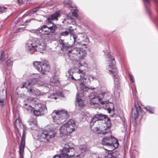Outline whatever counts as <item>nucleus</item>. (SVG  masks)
Returning a JSON list of instances; mask_svg holds the SVG:
<instances>
[{
    "instance_id": "obj_35",
    "label": "nucleus",
    "mask_w": 158,
    "mask_h": 158,
    "mask_svg": "<svg viewBox=\"0 0 158 158\" xmlns=\"http://www.w3.org/2000/svg\"><path fill=\"white\" fill-rule=\"evenodd\" d=\"M69 34V32L68 31H62L60 33L61 36H65L68 35Z\"/></svg>"
},
{
    "instance_id": "obj_36",
    "label": "nucleus",
    "mask_w": 158,
    "mask_h": 158,
    "mask_svg": "<svg viewBox=\"0 0 158 158\" xmlns=\"http://www.w3.org/2000/svg\"><path fill=\"white\" fill-rule=\"evenodd\" d=\"M20 158H23L24 150L19 149Z\"/></svg>"
},
{
    "instance_id": "obj_49",
    "label": "nucleus",
    "mask_w": 158,
    "mask_h": 158,
    "mask_svg": "<svg viewBox=\"0 0 158 158\" xmlns=\"http://www.w3.org/2000/svg\"><path fill=\"white\" fill-rule=\"evenodd\" d=\"M156 3L158 4V1H156Z\"/></svg>"
},
{
    "instance_id": "obj_25",
    "label": "nucleus",
    "mask_w": 158,
    "mask_h": 158,
    "mask_svg": "<svg viewBox=\"0 0 158 158\" xmlns=\"http://www.w3.org/2000/svg\"><path fill=\"white\" fill-rule=\"evenodd\" d=\"M23 106L27 110H31L33 109V108L29 103H25L23 105Z\"/></svg>"
},
{
    "instance_id": "obj_5",
    "label": "nucleus",
    "mask_w": 158,
    "mask_h": 158,
    "mask_svg": "<svg viewBox=\"0 0 158 158\" xmlns=\"http://www.w3.org/2000/svg\"><path fill=\"white\" fill-rule=\"evenodd\" d=\"M86 54V52L85 49L78 47L73 48L68 53V56L71 59L77 56L81 60L83 59Z\"/></svg>"
},
{
    "instance_id": "obj_38",
    "label": "nucleus",
    "mask_w": 158,
    "mask_h": 158,
    "mask_svg": "<svg viewBox=\"0 0 158 158\" xmlns=\"http://www.w3.org/2000/svg\"><path fill=\"white\" fill-rule=\"evenodd\" d=\"M29 124L30 125H32V124H36V122L35 121V120H32V121H29Z\"/></svg>"
},
{
    "instance_id": "obj_27",
    "label": "nucleus",
    "mask_w": 158,
    "mask_h": 158,
    "mask_svg": "<svg viewBox=\"0 0 158 158\" xmlns=\"http://www.w3.org/2000/svg\"><path fill=\"white\" fill-rule=\"evenodd\" d=\"M78 73H82V74L81 75H80V77L81 79H83V78H85V73L84 72V71L82 70H81L80 69H79L78 71L77 72Z\"/></svg>"
},
{
    "instance_id": "obj_19",
    "label": "nucleus",
    "mask_w": 158,
    "mask_h": 158,
    "mask_svg": "<svg viewBox=\"0 0 158 158\" xmlns=\"http://www.w3.org/2000/svg\"><path fill=\"white\" fill-rule=\"evenodd\" d=\"M37 81V84L35 86L38 85ZM34 86L32 88H30V89L28 90L27 92L29 93V94L31 95H36L39 96L42 95L41 92L38 89H34Z\"/></svg>"
},
{
    "instance_id": "obj_1",
    "label": "nucleus",
    "mask_w": 158,
    "mask_h": 158,
    "mask_svg": "<svg viewBox=\"0 0 158 158\" xmlns=\"http://www.w3.org/2000/svg\"><path fill=\"white\" fill-rule=\"evenodd\" d=\"M28 49L43 52L46 49L47 44L45 42L35 38L29 41L27 44Z\"/></svg>"
},
{
    "instance_id": "obj_50",
    "label": "nucleus",
    "mask_w": 158,
    "mask_h": 158,
    "mask_svg": "<svg viewBox=\"0 0 158 158\" xmlns=\"http://www.w3.org/2000/svg\"><path fill=\"white\" fill-rule=\"evenodd\" d=\"M84 64L85 66L87 65V64L86 63H84Z\"/></svg>"
},
{
    "instance_id": "obj_14",
    "label": "nucleus",
    "mask_w": 158,
    "mask_h": 158,
    "mask_svg": "<svg viewBox=\"0 0 158 158\" xmlns=\"http://www.w3.org/2000/svg\"><path fill=\"white\" fill-rule=\"evenodd\" d=\"M76 99L77 102V105L80 109L83 108L87 102L86 97L79 93L77 95Z\"/></svg>"
},
{
    "instance_id": "obj_44",
    "label": "nucleus",
    "mask_w": 158,
    "mask_h": 158,
    "mask_svg": "<svg viewBox=\"0 0 158 158\" xmlns=\"http://www.w3.org/2000/svg\"><path fill=\"white\" fill-rule=\"evenodd\" d=\"M17 3L18 4L19 3L20 5L23 3V1H17Z\"/></svg>"
},
{
    "instance_id": "obj_52",
    "label": "nucleus",
    "mask_w": 158,
    "mask_h": 158,
    "mask_svg": "<svg viewBox=\"0 0 158 158\" xmlns=\"http://www.w3.org/2000/svg\"><path fill=\"white\" fill-rule=\"evenodd\" d=\"M27 101H29V99H27Z\"/></svg>"
},
{
    "instance_id": "obj_28",
    "label": "nucleus",
    "mask_w": 158,
    "mask_h": 158,
    "mask_svg": "<svg viewBox=\"0 0 158 158\" xmlns=\"http://www.w3.org/2000/svg\"><path fill=\"white\" fill-rule=\"evenodd\" d=\"M41 6H39L33 8L30 11V13L31 14H33L35 12H36L39 9L42 8Z\"/></svg>"
},
{
    "instance_id": "obj_8",
    "label": "nucleus",
    "mask_w": 158,
    "mask_h": 158,
    "mask_svg": "<svg viewBox=\"0 0 158 158\" xmlns=\"http://www.w3.org/2000/svg\"><path fill=\"white\" fill-rule=\"evenodd\" d=\"M57 27L55 24L51 27H48L46 25H43L41 27L38 29V31L42 35H50V34L55 33Z\"/></svg>"
},
{
    "instance_id": "obj_39",
    "label": "nucleus",
    "mask_w": 158,
    "mask_h": 158,
    "mask_svg": "<svg viewBox=\"0 0 158 158\" xmlns=\"http://www.w3.org/2000/svg\"><path fill=\"white\" fill-rule=\"evenodd\" d=\"M72 36H73V38L74 39V43H75L76 41V40L77 39V35H76L75 34L74 35H73Z\"/></svg>"
},
{
    "instance_id": "obj_43",
    "label": "nucleus",
    "mask_w": 158,
    "mask_h": 158,
    "mask_svg": "<svg viewBox=\"0 0 158 158\" xmlns=\"http://www.w3.org/2000/svg\"><path fill=\"white\" fill-rule=\"evenodd\" d=\"M107 158H115L114 157V156H112V155H109L107 156Z\"/></svg>"
},
{
    "instance_id": "obj_30",
    "label": "nucleus",
    "mask_w": 158,
    "mask_h": 158,
    "mask_svg": "<svg viewBox=\"0 0 158 158\" xmlns=\"http://www.w3.org/2000/svg\"><path fill=\"white\" fill-rule=\"evenodd\" d=\"M110 105L111 106V107H110V105L108 104L106 105V106L107 107V110L109 113H110L112 109H113L114 108V106L112 104H110Z\"/></svg>"
},
{
    "instance_id": "obj_7",
    "label": "nucleus",
    "mask_w": 158,
    "mask_h": 158,
    "mask_svg": "<svg viewBox=\"0 0 158 158\" xmlns=\"http://www.w3.org/2000/svg\"><path fill=\"white\" fill-rule=\"evenodd\" d=\"M33 65L36 69L42 74H46L49 70L50 67L48 61H35Z\"/></svg>"
},
{
    "instance_id": "obj_31",
    "label": "nucleus",
    "mask_w": 158,
    "mask_h": 158,
    "mask_svg": "<svg viewBox=\"0 0 158 158\" xmlns=\"http://www.w3.org/2000/svg\"><path fill=\"white\" fill-rule=\"evenodd\" d=\"M60 44L62 45V47L64 48L69 47V45L67 44H65L63 42V40L60 39L59 41Z\"/></svg>"
},
{
    "instance_id": "obj_33",
    "label": "nucleus",
    "mask_w": 158,
    "mask_h": 158,
    "mask_svg": "<svg viewBox=\"0 0 158 158\" xmlns=\"http://www.w3.org/2000/svg\"><path fill=\"white\" fill-rule=\"evenodd\" d=\"M117 76H115L113 77V78L114 80V84L115 85H118L120 84L119 82V79L117 77Z\"/></svg>"
},
{
    "instance_id": "obj_17",
    "label": "nucleus",
    "mask_w": 158,
    "mask_h": 158,
    "mask_svg": "<svg viewBox=\"0 0 158 158\" xmlns=\"http://www.w3.org/2000/svg\"><path fill=\"white\" fill-rule=\"evenodd\" d=\"M89 98L90 99V102L91 105L98 104L102 100V98L99 96H95L93 93L90 94Z\"/></svg>"
},
{
    "instance_id": "obj_6",
    "label": "nucleus",
    "mask_w": 158,
    "mask_h": 158,
    "mask_svg": "<svg viewBox=\"0 0 158 158\" xmlns=\"http://www.w3.org/2000/svg\"><path fill=\"white\" fill-rule=\"evenodd\" d=\"M74 149L66 144L63 148L60 155H55L52 158H73L74 155Z\"/></svg>"
},
{
    "instance_id": "obj_22",
    "label": "nucleus",
    "mask_w": 158,
    "mask_h": 158,
    "mask_svg": "<svg viewBox=\"0 0 158 158\" xmlns=\"http://www.w3.org/2000/svg\"><path fill=\"white\" fill-rule=\"evenodd\" d=\"M80 148L82 153L87 152L89 151V148L87 147L86 145L84 144L81 145L80 147Z\"/></svg>"
},
{
    "instance_id": "obj_15",
    "label": "nucleus",
    "mask_w": 158,
    "mask_h": 158,
    "mask_svg": "<svg viewBox=\"0 0 158 158\" xmlns=\"http://www.w3.org/2000/svg\"><path fill=\"white\" fill-rule=\"evenodd\" d=\"M37 84V80L36 79H30L28 81L20 84L19 87L21 88L25 87L27 89H29L30 88H32L34 86Z\"/></svg>"
},
{
    "instance_id": "obj_20",
    "label": "nucleus",
    "mask_w": 158,
    "mask_h": 158,
    "mask_svg": "<svg viewBox=\"0 0 158 158\" xmlns=\"http://www.w3.org/2000/svg\"><path fill=\"white\" fill-rule=\"evenodd\" d=\"M60 16V11H57L52 14L48 18V21L53 20L54 19L58 20V17Z\"/></svg>"
},
{
    "instance_id": "obj_41",
    "label": "nucleus",
    "mask_w": 158,
    "mask_h": 158,
    "mask_svg": "<svg viewBox=\"0 0 158 158\" xmlns=\"http://www.w3.org/2000/svg\"><path fill=\"white\" fill-rule=\"evenodd\" d=\"M129 76L130 79V80L132 81V82H134V81L133 77L132 76V75L130 74H129Z\"/></svg>"
},
{
    "instance_id": "obj_11",
    "label": "nucleus",
    "mask_w": 158,
    "mask_h": 158,
    "mask_svg": "<svg viewBox=\"0 0 158 158\" xmlns=\"http://www.w3.org/2000/svg\"><path fill=\"white\" fill-rule=\"evenodd\" d=\"M131 113L132 117L135 119L143 114V112L138 102L135 103L134 106L132 109Z\"/></svg>"
},
{
    "instance_id": "obj_2",
    "label": "nucleus",
    "mask_w": 158,
    "mask_h": 158,
    "mask_svg": "<svg viewBox=\"0 0 158 158\" xmlns=\"http://www.w3.org/2000/svg\"><path fill=\"white\" fill-rule=\"evenodd\" d=\"M56 134V133L53 130L40 131L37 136V139L41 142L48 143L55 137Z\"/></svg>"
},
{
    "instance_id": "obj_45",
    "label": "nucleus",
    "mask_w": 158,
    "mask_h": 158,
    "mask_svg": "<svg viewBox=\"0 0 158 158\" xmlns=\"http://www.w3.org/2000/svg\"><path fill=\"white\" fill-rule=\"evenodd\" d=\"M33 19H27L26 21V23H28L30 22L31 20H33Z\"/></svg>"
},
{
    "instance_id": "obj_40",
    "label": "nucleus",
    "mask_w": 158,
    "mask_h": 158,
    "mask_svg": "<svg viewBox=\"0 0 158 158\" xmlns=\"http://www.w3.org/2000/svg\"><path fill=\"white\" fill-rule=\"evenodd\" d=\"M69 34H70L71 36H72L75 34L73 30H71L69 29Z\"/></svg>"
},
{
    "instance_id": "obj_23",
    "label": "nucleus",
    "mask_w": 158,
    "mask_h": 158,
    "mask_svg": "<svg viewBox=\"0 0 158 158\" xmlns=\"http://www.w3.org/2000/svg\"><path fill=\"white\" fill-rule=\"evenodd\" d=\"M149 113L151 114H153L154 113L155 109L154 107L151 106H146L144 108Z\"/></svg>"
},
{
    "instance_id": "obj_24",
    "label": "nucleus",
    "mask_w": 158,
    "mask_h": 158,
    "mask_svg": "<svg viewBox=\"0 0 158 158\" xmlns=\"http://www.w3.org/2000/svg\"><path fill=\"white\" fill-rule=\"evenodd\" d=\"M25 145V140L24 138L23 137L21 139L20 144L19 147V149L24 150Z\"/></svg>"
},
{
    "instance_id": "obj_48",
    "label": "nucleus",
    "mask_w": 158,
    "mask_h": 158,
    "mask_svg": "<svg viewBox=\"0 0 158 158\" xmlns=\"http://www.w3.org/2000/svg\"><path fill=\"white\" fill-rule=\"evenodd\" d=\"M101 103L102 104H104V102H101Z\"/></svg>"
},
{
    "instance_id": "obj_13",
    "label": "nucleus",
    "mask_w": 158,
    "mask_h": 158,
    "mask_svg": "<svg viewBox=\"0 0 158 158\" xmlns=\"http://www.w3.org/2000/svg\"><path fill=\"white\" fill-rule=\"evenodd\" d=\"M106 118H108V120H110V118H108L106 115H103L102 114H97L94 116L92 118L90 125L91 127L93 126L94 123L96 122V121H98V123H99V121H100L101 125V123H103L102 121L105 119Z\"/></svg>"
},
{
    "instance_id": "obj_18",
    "label": "nucleus",
    "mask_w": 158,
    "mask_h": 158,
    "mask_svg": "<svg viewBox=\"0 0 158 158\" xmlns=\"http://www.w3.org/2000/svg\"><path fill=\"white\" fill-rule=\"evenodd\" d=\"M1 95L2 98L0 100V106H3L4 105L5 99L6 98V91L5 90V87L4 85H2L0 87Z\"/></svg>"
},
{
    "instance_id": "obj_53",
    "label": "nucleus",
    "mask_w": 158,
    "mask_h": 158,
    "mask_svg": "<svg viewBox=\"0 0 158 158\" xmlns=\"http://www.w3.org/2000/svg\"><path fill=\"white\" fill-rule=\"evenodd\" d=\"M22 29V28H20V29H19L18 30H20V29Z\"/></svg>"
},
{
    "instance_id": "obj_12",
    "label": "nucleus",
    "mask_w": 158,
    "mask_h": 158,
    "mask_svg": "<svg viewBox=\"0 0 158 158\" xmlns=\"http://www.w3.org/2000/svg\"><path fill=\"white\" fill-rule=\"evenodd\" d=\"M106 124L104 123H101V125L99 127H95L93 130L96 133L98 134H105L109 132L110 133V127L106 126Z\"/></svg>"
},
{
    "instance_id": "obj_46",
    "label": "nucleus",
    "mask_w": 158,
    "mask_h": 158,
    "mask_svg": "<svg viewBox=\"0 0 158 158\" xmlns=\"http://www.w3.org/2000/svg\"><path fill=\"white\" fill-rule=\"evenodd\" d=\"M71 78L72 79V80H76V79L74 78L73 76H72Z\"/></svg>"
},
{
    "instance_id": "obj_16",
    "label": "nucleus",
    "mask_w": 158,
    "mask_h": 158,
    "mask_svg": "<svg viewBox=\"0 0 158 158\" xmlns=\"http://www.w3.org/2000/svg\"><path fill=\"white\" fill-rule=\"evenodd\" d=\"M46 108L45 106L40 103L37 104L35 106V109L33 110L34 114L38 116L43 114V112Z\"/></svg>"
},
{
    "instance_id": "obj_34",
    "label": "nucleus",
    "mask_w": 158,
    "mask_h": 158,
    "mask_svg": "<svg viewBox=\"0 0 158 158\" xmlns=\"http://www.w3.org/2000/svg\"><path fill=\"white\" fill-rule=\"evenodd\" d=\"M78 11L76 9H74L72 13V15L75 17H77L78 16Z\"/></svg>"
},
{
    "instance_id": "obj_3",
    "label": "nucleus",
    "mask_w": 158,
    "mask_h": 158,
    "mask_svg": "<svg viewBox=\"0 0 158 158\" xmlns=\"http://www.w3.org/2000/svg\"><path fill=\"white\" fill-rule=\"evenodd\" d=\"M76 128L75 121L71 119L60 127V134L62 135H69L75 131Z\"/></svg>"
},
{
    "instance_id": "obj_4",
    "label": "nucleus",
    "mask_w": 158,
    "mask_h": 158,
    "mask_svg": "<svg viewBox=\"0 0 158 158\" xmlns=\"http://www.w3.org/2000/svg\"><path fill=\"white\" fill-rule=\"evenodd\" d=\"M56 115L53 117V121L56 124H60L65 121L69 117V114L67 111L62 109L60 110H54L53 114Z\"/></svg>"
},
{
    "instance_id": "obj_54",
    "label": "nucleus",
    "mask_w": 158,
    "mask_h": 158,
    "mask_svg": "<svg viewBox=\"0 0 158 158\" xmlns=\"http://www.w3.org/2000/svg\"><path fill=\"white\" fill-rule=\"evenodd\" d=\"M95 89V88H94L93 89Z\"/></svg>"
},
{
    "instance_id": "obj_29",
    "label": "nucleus",
    "mask_w": 158,
    "mask_h": 158,
    "mask_svg": "<svg viewBox=\"0 0 158 158\" xmlns=\"http://www.w3.org/2000/svg\"><path fill=\"white\" fill-rule=\"evenodd\" d=\"M5 59V55L4 52H2L0 56V61L2 62Z\"/></svg>"
},
{
    "instance_id": "obj_9",
    "label": "nucleus",
    "mask_w": 158,
    "mask_h": 158,
    "mask_svg": "<svg viewBox=\"0 0 158 158\" xmlns=\"http://www.w3.org/2000/svg\"><path fill=\"white\" fill-rule=\"evenodd\" d=\"M102 144L105 145L113 146L117 147L118 145V142L117 140L112 136L105 137L102 141Z\"/></svg>"
},
{
    "instance_id": "obj_32",
    "label": "nucleus",
    "mask_w": 158,
    "mask_h": 158,
    "mask_svg": "<svg viewBox=\"0 0 158 158\" xmlns=\"http://www.w3.org/2000/svg\"><path fill=\"white\" fill-rule=\"evenodd\" d=\"M7 8L4 6H0V14H2L6 12Z\"/></svg>"
},
{
    "instance_id": "obj_26",
    "label": "nucleus",
    "mask_w": 158,
    "mask_h": 158,
    "mask_svg": "<svg viewBox=\"0 0 158 158\" xmlns=\"http://www.w3.org/2000/svg\"><path fill=\"white\" fill-rule=\"evenodd\" d=\"M13 60L11 58L7 60L6 62V65L8 67H12L13 65Z\"/></svg>"
},
{
    "instance_id": "obj_21",
    "label": "nucleus",
    "mask_w": 158,
    "mask_h": 158,
    "mask_svg": "<svg viewBox=\"0 0 158 158\" xmlns=\"http://www.w3.org/2000/svg\"><path fill=\"white\" fill-rule=\"evenodd\" d=\"M14 125L17 130L20 128L23 125L21 119L20 118H17L14 123Z\"/></svg>"
},
{
    "instance_id": "obj_42",
    "label": "nucleus",
    "mask_w": 158,
    "mask_h": 158,
    "mask_svg": "<svg viewBox=\"0 0 158 158\" xmlns=\"http://www.w3.org/2000/svg\"><path fill=\"white\" fill-rule=\"evenodd\" d=\"M71 2H68V3H67V2H64V4L65 5V6L66 5H69V6L70 7H71V8H73V7L71 5Z\"/></svg>"
},
{
    "instance_id": "obj_37",
    "label": "nucleus",
    "mask_w": 158,
    "mask_h": 158,
    "mask_svg": "<svg viewBox=\"0 0 158 158\" xmlns=\"http://www.w3.org/2000/svg\"><path fill=\"white\" fill-rule=\"evenodd\" d=\"M144 4L146 7H148L150 6V1H143Z\"/></svg>"
},
{
    "instance_id": "obj_51",
    "label": "nucleus",
    "mask_w": 158,
    "mask_h": 158,
    "mask_svg": "<svg viewBox=\"0 0 158 158\" xmlns=\"http://www.w3.org/2000/svg\"><path fill=\"white\" fill-rule=\"evenodd\" d=\"M54 98L55 99H57V97H55Z\"/></svg>"
},
{
    "instance_id": "obj_10",
    "label": "nucleus",
    "mask_w": 158,
    "mask_h": 158,
    "mask_svg": "<svg viewBox=\"0 0 158 158\" xmlns=\"http://www.w3.org/2000/svg\"><path fill=\"white\" fill-rule=\"evenodd\" d=\"M107 56L109 59L110 65L108 66L107 69L113 74V77L117 76V70L116 68L114 66L115 64V59L110 55L108 54L107 55Z\"/></svg>"
},
{
    "instance_id": "obj_47",
    "label": "nucleus",
    "mask_w": 158,
    "mask_h": 158,
    "mask_svg": "<svg viewBox=\"0 0 158 158\" xmlns=\"http://www.w3.org/2000/svg\"><path fill=\"white\" fill-rule=\"evenodd\" d=\"M82 66H84V65H82V64H80L79 67L80 68V67H82Z\"/></svg>"
}]
</instances>
